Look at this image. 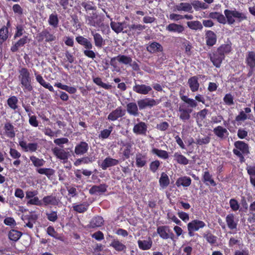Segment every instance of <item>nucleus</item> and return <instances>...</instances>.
Masks as SVG:
<instances>
[{
	"label": "nucleus",
	"instance_id": "nucleus-1",
	"mask_svg": "<svg viewBox=\"0 0 255 255\" xmlns=\"http://www.w3.org/2000/svg\"><path fill=\"white\" fill-rule=\"evenodd\" d=\"M180 98L183 103L180 104L178 112H179V119L183 122L189 120L191 116L190 114L193 112V109L195 108L198 104L196 102H201L202 104H205V100L203 95L197 94L195 97V100L188 98L187 96L180 94Z\"/></svg>",
	"mask_w": 255,
	"mask_h": 255
},
{
	"label": "nucleus",
	"instance_id": "nucleus-2",
	"mask_svg": "<svg viewBox=\"0 0 255 255\" xmlns=\"http://www.w3.org/2000/svg\"><path fill=\"white\" fill-rule=\"evenodd\" d=\"M225 16L220 13L217 17V21L222 24L226 23V19L228 24H233L235 22L234 18H237V21L240 22L244 20L247 19L246 14L243 12H241L238 10H231L229 9H225L224 10Z\"/></svg>",
	"mask_w": 255,
	"mask_h": 255
},
{
	"label": "nucleus",
	"instance_id": "nucleus-3",
	"mask_svg": "<svg viewBox=\"0 0 255 255\" xmlns=\"http://www.w3.org/2000/svg\"><path fill=\"white\" fill-rule=\"evenodd\" d=\"M18 80L23 88L24 92H31L33 90V87L31 84V78L29 70L22 67L18 71Z\"/></svg>",
	"mask_w": 255,
	"mask_h": 255
},
{
	"label": "nucleus",
	"instance_id": "nucleus-4",
	"mask_svg": "<svg viewBox=\"0 0 255 255\" xmlns=\"http://www.w3.org/2000/svg\"><path fill=\"white\" fill-rule=\"evenodd\" d=\"M235 148L233 150V153L239 158L241 162H244V155L250 153V147L248 143L242 140H238L234 142Z\"/></svg>",
	"mask_w": 255,
	"mask_h": 255
},
{
	"label": "nucleus",
	"instance_id": "nucleus-5",
	"mask_svg": "<svg viewBox=\"0 0 255 255\" xmlns=\"http://www.w3.org/2000/svg\"><path fill=\"white\" fill-rule=\"evenodd\" d=\"M75 39L78 44L85 48L83 51L85 56L92 59L96 58V53L92 50L93 45L90 40L83 36H78Z\"/></svg>",
	"mask_w": 255,
	"mask_h": 255
},
{
	"label": "nucleus",
	"instance_id": "nucleus-6",
	"mask_svg": "<svg viewBox=\"0 0 255 255\" xmlns=\"http://www.w3.org/2000/svg\"><path fill=\"white\" fill-rule=\"evenodd\" d=\"M245 63L247 66L249 67L247 76L248 77H250L255 72V52L254 51H249L247 53Z\"/></svg>",
	"mask_w": 255,
	"mask_h": 255
},
{
	"label": "nucleus",
	"instance_id": "nucleus-7",
	"mask_svg": "<svg viewBox=\"0 0 255 255\" xmlns=\"http://www.w3.org/2000/svg\"><path fill=\"white\" fill-rule=\"evenodd\" d=\"M36 38L39 42L44 41L45 42L49 43L55 41L56 39V36L51 33L48 29H44L41 32L38 33Z\"/></svg>",
	"mask_w": 255,
	"mask_h": 255
},
{
	"label": "nucleus",
	"instance_id": "nucleus-8",
	"mask_svg": "<svg viewBox=\"0 0 255 255\" xmlns=\"http://www.w3.org/2000/svg\"><path fill=\"white\" fill-rule=\"evenodd\" d=\"M137 104L139 110H142L146 109L147 108L151 109V108L157 105L158 104V102L154 99L146 98L143 99L138 100L137 101Z\"/></svg>",
	"mask_w": 255,
	"mask_h": 255
},
{
	"label": "nucleus",
	"instance_id": "nucleus-9",
	"mask_svg": "<svg viewBox=\"0 0 255 255\" xmlns=\"http://www.w3.org/2000/svg\"><path fill=\"white\" fill-rule=\"evenodd\" d=\"M209 55L210 60L217 68H219L221 66L223 60L225 59L223 55H222L217 50L210 53Z\"/></svg>",
	"mask_w": 255,
	"mask_h": 255
},
{
	"label": "nucleus",
	"instance_id": "nucleus-10",
	"mask_svg": "<svg viewBox=\"0 0 255 255\" xmlns=\"http://www.w3.org/2000/svg\"><path fill=\"white\" fill-rule=\"evenodd\" d=\"M122 147L121 148L120 151H122L123 160L129 158L130 156L132 155V144L130 142H121Z\"/></svg>",
	"mask_w": 255,
	"mask_h": 255
},
{
	"label": "nucleus",
	"instance_id": "nucleus-11",
	"mask_svg": "<svg viewBox=\"0 0 255 255\" xmlns=\"http://www.w3.org/2000/svg\"><path fill=\"white\" fill-rule=\"evenodd\" d=\"M157 232L160 238L163 239H168L170 238L173 240L174 235L170 232L169 227L166 226H159L157 229Z\"/></svg>",
	"mask_w": 255,
	"mask_h": 255
},
{
	"label": "nucleus",
	"instance_id": "nucleus-12",
	"mask_svg": "<svg viewBox=\"0 0 255 255\" xmlns=\"http://www.w3.org/2000/svg\"><path fill=\"white\" fill-rule=\"evenodd\" d=\"M19 145L25 152H35L38 147L37 143L30 142L27 143L25 140H20L19 141Z\"/></svg>",
	"mask_w": 255,
	"mask_h": 255
},
{
	"label": "nucleus",
	"instance_id": "nucleus-13",
	"mask_svg": "<svg viewBox=\"0 0 255 255\" xmlns=\"http://www.w3.org/2000/svg\"><path fill=\"white\" fill-rule=\"evenodd\" d=\"M89 148L88 143L86 141H81L75 145L74 153L77 155H83L87 153Z\"/></svg>",
	"mask_w": 255,
	"mask_h": 255
},
{
	"label": "nucleus",
	"instance_id": "nucleus-14",
	"mask_svg": "<svg viewBox=\"0 0 255 255\" xmlns=\"http://www.w3.org/2000/svg\"><path fill=\"white\" fill-rule=\"evenodd\" d=\"M132 131L136 135H145L147 131V125L143 122H139L134 125Z\"/></svg>",
	"mask_w": 255,
	"mask_h": 255
},
{
	"label": "nucleus",
	"instance_id": "nucleus-15",
	"mask_svg": "<svg viewBox=\"0 0 255 255\" xmlns=\"http://www.w3.org/2000/svg\"><path fill=\"white\" fill-rule=\"evenodd\" d=\"M132 90L136 93L141 95H147L152 91V88L150 86L145 84H138L135 83Z\"/></svg>",
	"mask_w": 255,
	"mask_h": 255
},
{
	"label": "nucleus",
	"instance_id": "nucleus-16",
	"mask_svg": "<svg viewBox=\"0 0 255 255\" xmlns=\"http://www.w3.org/2000/svg\"><path fill=\"white\" fill-rule=\"evenodd\" d=\"M103 17L99 16L96 13H93L92 15L87 16L86 21L88 25L97 27V25L101 24V20Z\"/></svg>",
	"mask_w": 255,
	"mask_h": 255
},
{
	"label": "nucleus",
	"instance_id": "nucleus-17",
	"mask_svg": "<svg viewBox=\"0 0 255 255\" xmlns=\"http://www.w3.org/2000/svg\"><path fill=\"white\" fill-rule=\"evenodd\" d=\"M15 129L12 123L10 122H6L3 126L4 135L10 138H14L16 135Z\"/></svg>",
	"mask_w": 255,
	"mask_h": 255
},
{
	"label": "nucleus",
	"instance_id": "nucleus-18",
	"mask_svg": "<svg viewBox=\"0 0 255 255\" xmlns=\"http://www.w3.org/2000/svg\"><path fill=\"white\" fill-rule=\"evenodd\" d=\"M135 159V165L138 168H142L147 164V156L146 153H137Z\"/></svg>",
	"mask_w": 255,
	"mask_h": 255
},
{
	"label": "nucleus",
	"instance_id": "nucleus-19",
	"mask_svg": "<svg viewBox=\"0 0 255 255\" xmlns=\"http://www.w3.org/2000/svg\"><path fill=\"white\" fill-rule=\"evenodd\" d=\"M91 34L93 37L94 44L96 47L101 48L105 44V40L95 30H91Z\"/></svg>",
	"mask_w": 255,
	"mask_h": 255
},
{
	"label": "nucleus",
	"instance_id": "nucleus-20",
	"mask_svg": "<svg viewBox=\"0 0 255 255\" xmlns=\"http://www.w3.org/2000/svg\"><path fill=\"white\" fill-rule=\"evenodd\" d=\"M125 115V111L121 107H118L113 111L108 116V120L111 121H115L119 118L123 117Z\"/></svg>",
	"mask_w": 255,
	"mask_h": 255
},
{
	"label": "nucleus",
	"instance_id": "nucleus-21",
	"mask_svg": "<svg viewBox=\"0 0 255 255\" xmlns=\"http://www.w3.org/2000/svg\"><path fill=\"white\" fill-rule=\"evenodd\" d=\"M108 185L105 183L99 185H93L89 190V193L91 195L101 194L107 191Z\"/></svg>",
	"mask_w": 255,
	"mask_h": 255
},
{
	"label": "nucleus",
	"instance_id": "nucleus-22",
	"mask_svg": "<svg viewBox=\"0 0 255 255\" xmlns=\"http://www.w3.org/2000/svg\"><path fill=\"white\" fill-rule=\"evenodd\" d=\"M213 131L215 135L221 139H225L229 134L228 130L221 126L214 128Z\"/></svg>",
	"mask_w": 255,
	"mask_h": 255
},
{
	"label": "nucleus",
	"instance_id": "nucleus-23",
	"mask_svg": "<svg viewBox=\"0 0 255 255\" xmlns=\"http://www.w3.org/2000/svg\"><path fill=\"white\" fill-rule=\"evenodd\" d=\"M173 157V160L177 164L186 165L189 163V160L183 155L180 151L174 152Z\"/></svg>",
	"mask_w": 255,
	"mask_h": 255
},
{
	"label": "nucleus",
	"instance_id": "nucleus-24",
	"mask_svg": "<svg viewBox=\"0 0 255 255\" xmlns=\"http://www.w3.org/2000/svg\"><path fill=\"white\" fill-rule=\"evenodd\" d=\"M34 72L36 80L40 85H41L45 88L48 89L49 91H50V92H54V90L52 86L51 85L50 83H47L43 79L42 76L40 74H38V72L34 70Z\"/></svg>",
	"mask_w": 255,
	"mask_h": 255
},
{
	"label": "nucleus",
	"instance_id": "nucleus-25",
	"mask_svg": "<svg viewBox=\"0 0 255 255\" xmlns=\"http://www.w3.org/2000/svg\"><path fill=\"white\" fill-rule=\"evenodd\" d=\"M206 44L209 46H213L217 42V35L212 30H207L205 33Z\"/></svg>",
	"mask_w": 255,
	"mask_h": 255
},
{
	"label": "nucleus",
	"instance_id": "nucleus-26",
	"mask_svg": "<svg viewBox=\"0 0 255 255\" xmlns=\"http://www.w3.org/2000/svg\"><path fill=\"white\" fill-rule=\"evenodd\" d=\"M119 163V160L110 157H107L103 160L100 166L103 170H106L110 167L118 165Z\"/></svg>",
	"mask_w": 255,
	"mask_h": 255
},
{
	"label": "nucleus",
	"instance_id": "nucleus-27",
	"mask_svg": "<svg viewBox=\"0 0 255 255\" xmlns=\"http://www.w3.org/2000/svg\"><path fill=\"white\" fill-rule=\"evenodd\" d=\"M53 154L57 158L67 161L68 158V152H66L63 149L58 147H55L52 149Z\"/></svg>",
	"mask_w": 255,
	"mask_h": 255
},
{
	"label": "nucleus",
	"instance_id": "nucleus-28",
	"mask_svg": "<svg viewBox=\"0 0 255 255\" xmlns=\"http://www.w3.org/2000/svg\"><path fill=\"white\" fill-rule=\"evenodd\" d=\"M59 202V199L55 196H53L52 195L45 196L42 199V203L45 206H56L58 205Z\"/></svg>",
	"mask_w": 255,
	"mask_h": 255
},
{
	"label": "nucleus",
	"instance_id": "nucleus-29",
	"mask_svg": "<svg viewBox=\"0 0 255 255\" xmlns=\"http://www.w3.org/2000/svg\"><path fill=\"white\" fill-rule=\"evenodd\" d=\"M146 50L150 53L162 52L163 50L162 46L157 42H152L146 47Z\"/></svg>",
	"mask_w": 255,
	"mask_h": 255
},
{
	"label": "nucleus",
	"instance_id": "nucleus-30",
	"mask_svg": "<svg viewBox=\"0 0 255 255\" xmlns=\"http://www.w3.org/2000/svg\"><path fill=\"white\" fill-rule=\"evenodd\" d=\"M187 83L192 92H195L198 90L200 84L197 76H194L190 77L188 79Z\"/></svg>",
	"mask_w": 255,
	"mask_h": 255
},
{
	"label": "nucleus",
	"instance_id": "nucleus-31",
	"mask_svg": "<svg viewBox=\"0 0 255 255\" xmlns=\"http://www.w3.org/2000/svg\"><path fill=\"white\" fill-rule=\"evenodd\" d=\"M166 30L171 32L181 33L184 31V27L182 25L171 23L166 26Z\"/></svg>",
	"mask_w": 255,
	"mask_h": 255
},
{
	"label": "nucleus",
	"instance_id": "nucleus-32",
	"mask_svg": "<svg viewBox=\"0 0 255 255\" xmlns=\"http://www.w3.org/2000/svg\"><path fill=\"white\" fill-rule=\"evenodd\" d=\"M202 181L206 185L209 184L212 186H216L217 184L212 178V175L208 170L205 171L202 175Z\"/></svg>",
	"mask_w": 255,
	"mask_h": 255
},
{
	"label": "nucleus",
	"instance_id": "nucleus-33",
	"mask_svg": "<svg viewBox=\"0 0 255 255\" xmlns=\"http://www.w3.org/2000/svg\"><path fill=\"white\" fill-rule=\"evenodd\" d=\"M191 179L189 177L184 176L178 178L176 181L175 185L178 187L181 186L187 187L191 184Z\"/></svg>",
	"mask_w": 255,
	"mask_h": 255
},
{
	"label": "nucleus",
	"instance_id": "nucleus-34",
	"mask_svg": "<svg viewBox=\"0 0 255 255\" xmlns=\"http://www.w3.org/2000/svg\"><path fill=\"white\" fill-rule=\"evenodd\" d=\"M138 105L134 102H130L127 105V111L128 114L133 116L139 115Z\"/></svg>",
	"mask_w": 255,
	"mask_h": 255
},
{
	"label": "nucleus",
	"instance_id": "nucleus-35",
	"mask_svg": "<svg viewBox=\"0 0 255 255\" xmlns=\"http://www.w3.org/2000/svg\"><path fill=\"white\" fill-rule=\"evenodd\" d=\"M145 28L146 26L144 25L141 24H133L128 26L129 30L128 31L131 32L132 34H136L137 35H139Z\"/></svg>",
	"mask_w": 255,
	"mask_h": 255
},
{
	"label": "nucleus",
	"instance_id": "nucleus-36",
	"mask_svg": "<svg viewBox=\"0 0 255 255\" xmlns=\"http://www.w3.org/2000/svg\"><path fill=\"white\" fill-rule=\"evenodd\" d=\"M137 244L140 249L142 250H149L152 245V241L151 239L149 237L145 240H138Z\"/></svg>",
	"mask_w": 255,
	"mask_h": 255
},
{
	"label": "nucleus",
	"instance_id": "nucleus-37",
	"mask_svg": "<svg viewBox=\"0 0 255 255\" xmlns=\"http://www.w3.org/2000/svg\"><path fill=\"white\" fill-rule=\"evenodd\" d=\"M188 225L189 226V228L191 230L197 231L200 229L203 228L206 226V224L202 221L194 220L192 222L189 223Z\"/></svg>",
	"mask_w": 255,
	"mask_h": 255
},
{
	"label": "nucleus",
	"instance_id": "nucleus-38",
	"mask_svg": "<svg viewBox=\"0 0 255 255\" xmlns=\"http://www.w3.org/2000/svg\"><path fill=\"white\" fill-rule=\"evenodd\" d=\"M27 42L28 36H24L11 47L10 50L13 52H15L18 51L19 47L23 46Z\"/></svg>",
	"mask_w": 255,
	"mask_h": 255
},
{
	"label": "nucleus",
	"instance_id": "nucleus-39",
	"mask_svg": "<svg viewBox=\"0 0 255 255\" xmlns=\"http://www.w3.org/2000/svg\"><path fill=\"white\" fill-rule=\"evenodd\" d=\"M104 223L103 218L97 216L93 218L90 221L88 226L89 228H95L101 227Z\"/></svg>",
	"mask_w": 255,
	"mask_h": 255
},
{
	"label": "nucleus",
	"instance_id": "nucleus-40",
	"mask_svg": "<svg viewBox=\"0 0 255 255\" xmlns=\"http://www.w3.org/2000/svg\"><path fill=\"white\" fill-rule=\"evenodd\" d=\"M160 186L164 189L166 188L170 183V179L168 176L165 172H162L159 179Z\"/></svg>",
	"mask_w": 255,
	"mask_h": 255
},
{
	"label": "nucleus",
	"instance_id": "nucleus-41",
	"mask_svg": "<svg viewBox=\"0 0 255 255\" xmlns=\"http://www.w3.org/2000/svg\"><path fill=\"white\" fill-rule=\"evenodd\" d=\"M151 152L163 159H167L169 158L168 152L164 150L153 148L151 150Z\"/></svg>",
	"mask_w": 255,
	"mask_h": 255
},
{
	"label": "nucleus",
	"instance_id": "nucleus-42",
	"mask_svg": "<svg viewBox=\"0 0 255 255\" xmlns=\"http://www.w3.org/2000/svg\"><path fill=\"white\" fill-rule=\"evenodd\" d=\"M245 111H242L239 113V114L236 117V121L239 122L241 121H244L247 119H250L249 117L246 115L251 112V109L250 108H245L244 109Z\"/></svg>",
	"mask_w": 255,
	"mask_h": 255
},
{
	"label": "nucleus",
	"instance_id": "nucleus-43",
	"mask_svg": "<svg viewBox=\"0 0 255 255\" xmlns=\"http://www.w3.org/2000/svg\"><path fill=\"white\" fill-rule=\"evenodd\" d=\"M110 246L118 252L125 251L126 246L118 240H114L112 241Z\"/></svg>",
	"mask_w": 255,
	"mask_h": 255
},
{
	"label": "nucleus",
	"instance_id": "nucleus-44",
	"mask_svg": "<svg viewBox=\"0 0 255 255\" xmlns=\"http://www.w3.org/2000/svg\"><path fill=\"white\" fill-rule=\"evenodd\" d=\"M228 227L231 230L235 229L237 228V222L235 221V217L233 214H229L227 215L226 218Z\"/></svg>",
	"mask_w": 255,
	"mask_h": 255
},
{
	"label": "nucleus",
	"instance_id": "nucleus-45",
	"mask_svg": "<svg viewBox=\"0 0 255 255\" xmlns=\"http://www.w3.org/2000/svg\"><path fill=\"white\" fill-rule=\"evenodd\" d=\"M36 170L38 173L45 175L48 178H50L55 174V170L49 168H37Z\"/></svg>",
	"mask_w": 255,
	"mask_h": 255
},
{
	"label": "nucleus",
	"instance_id": "nucleus-46",
	"mask_svg": "<svg viewBox=\"0 0 255 255\" xmlns=\"http://www.w3.org/2000/svg\"><path fill=\"white\" fill-rule=\"evenodd\" d=\"M55 87H57L62 90H65L71 94H75L77 92V89L74 87H70L66 85H63L61 83H56L54 84Z\"/></svg>",
	"mask_w": 255,
	"mask_h": 255
},
{
	"label": "nucleus",
	"instance_id": "nucleus-47",
	"mask_svg": "<svg viewBox=\"0 0 255 255\" xmlns=\"http://www.w3.org/2000/svg\"><path fill=\"white\" fill-rule=\"evenodd\" d=\"M18 102V99L15 96H11L7 100V105L13 110H16L17 109Z\"/></svg>",
	"mask_w": 255,
	"mask_h": 255
},
{
	"label": "nucleus",
	"instance_id": "nucleus-48",
	"mask_svg": "<svg viewBox=\"0 0 255 255\" xmlns=\"http://www.w3.org/2000/svg\"><path fill=\"white\" fill-rule=\"evenodd\" d=\"M110 26L113 31L117 33H119L121 32L123 33H128V30L123 31V27L122 22L111 21L110 23Z\"/></svg>",
	"mask_w": 255,
	"mask_h": 255
},
{
	"label": "nucleus",
	"instance_id": "nucleus-49",
	"mask_svg": "<svg viewBox=\"0 0 255 255\" xmlns=\"http://www.w3.org/2000/svg\"><path fill=\"white\" fill-rule=\"evenodd\" d=\"M187 26L192 30H202L203 29V25L198 20L190 21L187 22Z\"/></svg>",
	"mask_w": 255,
	"mask_h": 255
},
{
	"label": "nucleus",
	"instance_id": "nucleus-50",
	"mask_svg": "<svg viewBox=\"0 0 255 255\" xmlns=\"http://www.w3.org/2000/svg\"><path fill=\"white\" fill-rule=\"evenodd\" d=\"M176 8L178 11L192 12V5L187 2H181L178 5L176 6Z\"/></svg>",
	"mask_w": 255,
	"mask_h": 255
},
{
	"label": "nucleus",
	"instance_id": "nucleus-51",
	"mask_svg": "<svg viewBox=\"0 0 255 255\" xmlns=\"http://www.w3.org/2000/svg\"><path fill=\"white\" fill-rule=\"evenodd\" d=\"M8 30L7 27L3 26L0 29V45H1L8 38Z\"/></svg>",
	"mask_w": 255,
	"mask_h": 255
},
{
	"label": "nucleus",
	"instance_id": "nucleus-52",
	"mask_svg": "<svg viewBox=\"0 0 255 255\" xmlns=\"http://www.w3.org/2000/svg\"><path fill=\"white\" fill-rule=\"evenodd\" d=\"M118 62L125 65H130L132 62V58L129 56L119 54L118 55Z\"/></svg>",
	"mask_w": 255,
	"mask_h": 255
},
{
	"label": "nucleus",
	"instance_id": "nucleus-53",
	"mask_svg": "<svg viewBox=\"0 0 255 255\" xmlns=\"http://www.w3.org/2000/svg\"><path fill=\"white\" fill-rule=\"evenodd\" d=\"M30 160L35 167H41L44 165L45 161L43 158H39L35 156H30Z\"/></svg>",
	"mask_w": 255,
	"mask_h": 255
},
{
	"label": "nucleus",
	"instance_id": "nucleus-54",
	"mask_svg": "<svg viewBox=\"0 0 255 255\" xmlns=\"http://www.w3.org/2000/svg\"><path fill=\"white\" fill-rule=\"evenodd\" d=\"M219 53L223 55L225 57V55L229 53L232 50V47L229 44H222L217 49Z\"/></svg>",
	"mask_w": 255,
	"mask_h": 255
},
{
	"label": "nucleus",
	"instance_id": "nucleus-55",
	"mask_svg": "<svg viewBox=\"0 0 255 255\" xmlns=\"http://www.w3.org/2000/svg\"><path fill=\"white\" fill-rule=\"evenodd\" d=\"M22 235V233L15 230H11L8 233L9 239L13 241H17Z\"/></svg>",
	"mask_w": 255,
	"mask_h": 255
},
{
	"label": "nucleus",
	"instance_id": "nucleus-56",
	"mask_svg": "<svg viewBox=\"0 0 255 255\" xmlns=\"http://www.w3.org/2000/svg\"><path fill=\"white\" fill-rule=\"evenodd\" d=\"M48 23L50 25L53 26L54 28H56L59 23V19L57 14L52 13L49 15L48 19Z\"/></svg>",
	"mask_w": 255,
	"mask_h": 255
},
{
	"label": "nucleus",
	"instance_id": "nucleus-57",
	"mask_svg": "<svg viewBox=\"0 0 255 255\" xmlns=\"http://www.w3.org/2000/svg\"><path fill=\"white\" fill-rule=\"evenodd\" d=\"M93 82L97 85L106 89L110 90L112 88V85L103 83L102 79L100 77H96L93 78Z\"/></svg>",
	"mask_w": 255,
	"mask_h": 255
},
{
	"label": "nucleus",
	"instance_id": "nucleus-58",
	"mask_svg": "<svg viewBox=\"0 0 255 255\" xmlns=\"http://www.w3.org/2000/svg\"><path fill=\"white\" fill-rule=\"evenodd\" d=\"M59 3L60 5L64 10H66L74 5L73 0H59Z\"/></svg>",
	"mask_w": 255,
	"mask_h": 255
},
{
	"label": "nucleus",
	"instance_id": "nucleus-59",
	"mask_svg": "<svg viewBox=\"0 0 255 255\" xmlns=\"http://www.w3.org/2000/svg\"><path fill=\"white\" fill-rule=\"evenodd\" d=\"M113 128L112 126L109 127L108 129H104L101 131L99 135V137L101 139H106L108 138L110 135Z\"/></svg>",
	"mask_w": 255,
	"mask_h": 255
},
{
	"label": "nucleus",
	"instance_id": "nucleus-60",
	"mask_svg": "<svg viewBox=\"0 0 255 255\" xmlns=\"http://www.w3.org/2000/svg\"><path fill=\"white\" fill-rule=\"evenodd\" d=\"M203 237L211 244H214L217 241V237L214 236L209 231L206 232L204 234Z\"/></svg>",
	"mask_w": 255,
	"mask_h": 255
},
{
	"label": "nucleus",
	"instance_id": "nucleus-61",
	"mask_svg": "<svg viewBox=\"0 0 255 255\" xmlns=\"http://www.w3.org/2000/svg\"><path fill=\"white\" fill-rule=\"evenodd\" d=\"M160 161L157 159L151 161L149 165L150 171L153 173L156 172L160 166Z\"/></svg>",
	"mask_w": 255,
	"mask_h": 255
},
{
	"label": "nucleus",
	"instance_id": "nucleus-62",
	"mask_svg": "<svg viewBox=\"0 0 255 255\" xmlns=\"http://www.w3.org/2000/svg\"><path fill=\"white\" fill-rule=\"evenodd\" d=\"M209 111L207 109H204L199 112L197 113L196 115V120L197 121H199L200 122H202L206 118V116L208 114Z\"/></svg>",
	"mask_w": 255,
	"mask_h": 255
},
{
	"label": "nucleus",
	"instance_id": "nucleus-63",
	"mask_svg": "<svg viewBox=\"0 0 255 255\" xmlns=\"http://www.w3.org/2000/svg\"><path fill=\"white\" fill-rule=\"evenodd\" d=\"M211 140V137L209 136H206L203 138H198L196 139L195 143L199 145L202 146L209 143Z\"/></svg>",
	"mask_w": 255,
	"mask_h": 255
},
{
	"label": "nucleus",
	"instance_id": "nucleus-64",
	"mask_svg": "<svg viewBox=\"0 0 255 255\" xmlns=\"http://www.w3.org/2000/svg\"><path fill=\"white\" fill-rule=\"evenodd\" d=\"M192 4L196 10H198L199 8L205 9L208 7V5L205 3L199 0L194 1Z\"/></svg>",
	"mask_w": 255,
	"mask_h": 255
}]
</instances>
